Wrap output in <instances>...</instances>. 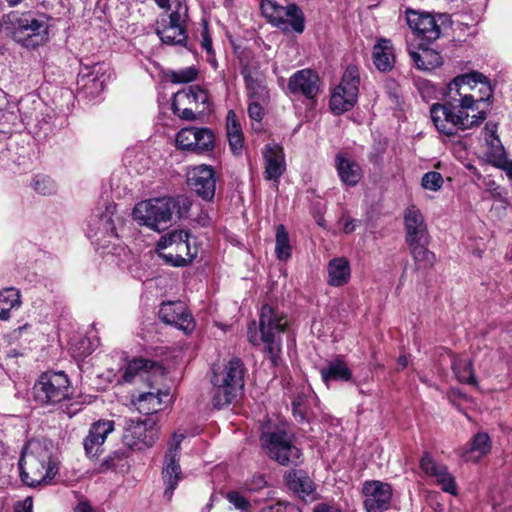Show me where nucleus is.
Wrapping results in <instances>:
<instances>
[{"label":"nucleus","instance_id":"nucleus-64","mask_svg":"<svg viewBox=\"0 0 512 512\" xmlns=\"http://www.w3.org/2000/svg\"><path fill=\"white\" fill-rule=\"evenodd\" d=\"M408 365V358L406 355H400L397 359L398 369H404Z\"/></svg>","mask_w":512,"mask_h":512},{"label":"nucleus","instance_id":"nucleus-16","mask_svg":"<svg viewBox=\"0 0 512 512\" xmlns=\"http://www.w3.org/2000/svg\"><path fill=\"white\" fill-rule=\"evenodd\" d=\"M183 433H174L168 442V448L165 453L162 477L165 485L164 496L170 500L179 480L182 471L179 464L181 443L184 440Z\"/></svg>","mask_w":512,"mask_h":512},{"label":"nucleus","instance_id":"nucleus-40","mask_svg":"<svg viewBox=\"0 0 512 512\" xmlns=\"http://www.w3.org/2000/svg\"><path fill=\"white\" fill-rule=\"evenodd\" d=\"M453 371L460 382L476 385L477 381L472 369V363L468 359H455L452 363Z\"/></svg>","mask_w":512,"mask_h":512},{"label":"nucleus","instance_id":"nucleus-24","mask_svg":"<svg viewBox=\"0 0 512 512\" xmlns=\"http://www.w3.org/2000/svg\"><path fill=\"white\" fill-rule=\"evenodd\" d=\"M114 430V422L112 420H100L95 422L84 440V449L88 456L94 457L102 452L107 435Z\"/></svg>","mask_w":512,"mask_h":512},{"label":"nucleus","instance_id":"nucleus-33","mask_svg":"<svg viewBox=\"0 0 512 512\" xmlns=\"http://www.w3.org/2000/svg\"><path fill=\"white\" fill-rule=\"evenodd\" d=\"M226 130L229 146L233 154H240L243 148L244 136L237 115L232 110L227 113Z\"/></svg>","mask_w":512,"mask_h":512},{"label":"nucleus","instance_id":"nucleus-39","mask_svg":"<svg viewBox=\"0 0 512 512\" xmlns=\"http://www.w3.org/2000/svg\"><path fill=\"white\" fill-rule=\"evenodd\" d=\"M275 253L280 261H287L292 253L288 232L282 224L276 229Z\"/></svg>","mask_w":512,"mask_h":512},{"label":"nucleus","instance_id":"nucleus-60","mask_svg":"<svg viewBox=\"0 0 512 512\" xmlns=\"http://www.w3.org/2000/svg\"><path fill=\"white\" fill-rule=\"evenodd\" d=\"M356 226H357V221L356 220H354V219H347L344 222L343 231L346 234H350V233H352L356 229Z\"/></svg>","mask_w":512,"mask_h":512},{"label":"nucleus","instance_id":"nucleus-13","mask_svg":"<svg viewBox=\"0 0 512 512\" xmlns=\"http://www.w3.org/2000/svg\"><path fill=\"white\" fill-rule=\"evenodd\" d=\"M158 251L170 249L168 253L160 252L165 261L172 266L187 265L196 255L192 252L189 243V234L183 230H175L163 235L157 243Z\"/></svg>","mask_w":512,"mask_h":512},{"label":"nucleus","instance_id":"nucleus-35","mask_svg":"<svg viewBox=\"0 0 512 512\" xmlns=\"http://www.w3.org/2000/svg\"><path fill=\"white\" fill-rule=\"evenodd\" d=\"M491 450V440L487 433H477L471 442V447L467 450L462 457L465 461H478L483 456L487 455Z\"/></svg>","mask_w":512,"mask_h":512},{"label":"nucleus","instance_id":"nucleus-36","mask_svg":"<svg viewBox=\"0 0 512 512\" xmlns=\"http://www.w3.org/2000/svg\"><path fill=\"white\" fill-rule=\"evenodd\" d=\"M20 291L14 287L5 288L0 291V320H8L10 312L21 306Z\"/></svg>","mask_w":512,"mask_h":512},{"label":"nucleus","instance_id":"nucleus-17","mask_svg":"<svg viewBox=\"0 0 512 512\" xmlns=\"http://www.w3.org/2000/svg\"><path fill=\"white\" fill-rule=\"evenodd\" d=\"M366 512H384L390 509L392 488L390 484L379 481H365L362 486Z\"/></svg>","mask_w":512,"mask_h":512},{"label":"nucleus","instance_id":"nucleus-31","mask_svg":"<svg viewBox=\"0 0 512 512\" xmlns=\"http://www.w3.org/2000/svg\"><path fill=\"white\" fill-rule=\"evenodd\" d=\"M170 401V394L168 392H147L140 394L136 406L142 414H154L162 409L163 404Z\"/></svg>","mask_w":512,"mask_h":512},{"label":"nucleus","instance_id":"nucleus-52","mask_svg":"<svg viewBox=\"0 0 512 512\" xmlns=\"http://www.w3.org/2000/svg\"><path fill=\"white\" fill-rule=\"evenodd\" d=\"M266 102L251 100L248 106V115L252 120L261 121L264 116L263 104Z\"/></svg>","mask_w":512,"mask_h":512},{"label":"nucleus","instance_id":"nucleus-12","mask_svg":"<svg viewBox=\"0 0 512 512\" xmlns=\"http://www.w3.org/2000/svg\"><path fill=\"white\" fill-rule=\"evenodd\" d=\"M261 11L271 24L283 31H304V15L296 4L282 6L273 0H262Z\"/></svg>","mask_w":512,"mask_h":512},{"label":"nucleus","instance_id":"nucleus-42","mask_svg":"<svg viewBox=\"0 0 512 512\" xmlns=\"http://www.w3.org/2000/svg\"><path fill=\"white\" fill-rule=\"evenodd\" d=\"M484 157L493 166L506 157L505 149L499 138L485 141Z\"/></svg>","mask_w":512,"mask_h":512},{"label":"nucleus","instance_id":"nucleus-58","mask_svg":"<svg viewBox=\"0 0 512 512\" xmlns=\"http://www.w3.org/2000/svg\"><path fill=\"white\" fill-rule=\"evenodd\" d=\"M288 506L283 505L280 502H277L273 505H269L264 507L261 512H283L285 509H287ZM290 512H298L294 509V507H289Z\"/></svg>","mask_w":512,"mask_h":512},{"label":"nucleus","instance_id":"nucleus-41","mask_svg":"<svg viewBox=\"0 0 512 512\" xmlns=\"http://www.w3.org/2000/svg\"><path fill=\"white\" fill-rule=\"evenodd\" d=\"M195 134L196 143L194 152L203 153L213 150L215 136L211 129L205 127H196Z\"/></svg>","mask_w":512,"mask_h":512},{"label":"nucleus","instance_id":"nucleus-37","mask_svg":"<svg viewBox=\"0 0 512 512\" xmlns=\"http://www.w3.org/2000/svg\"><path fill=\"white\" fill-rule=\"evenodd\" d=\"M246 90L250 100H257L267 102L269 99V92L265 85L264 76L253 78L251 74L246 76Z\"/></svg>","mask_w":512,"mask_h":512},{"label":"nucleus","instance_id":"nucleus-49","mask_svg":"<svg viewBox=\"0 0 512 512\" xmlns=\"http://www.w3.org/2000/svg\"><path fill=\"white\" fill-rule=\"evenodd\" d=\"M226 499L235 507V509L240 510L242 512L248 511L251 507L249 500L239 491L228 492L226 495Z\"/></svg>","mask_w":512,"mask_h":512},{"label":"nucleus","instance_id":"nucleus-56","mask_svg":"<svg viewBox=\"0 0 512 512\" xmlns=\"http://www.w3.org/2000/svg\"><path fill=\"white\" fill-rule=\"evenodd\" d=\"M15 512H33L32 497H26L23 501L18 502L15 506Z\"/></svg>","mask_w":512,"mask_h":512},{"label":"nucleus","instance_id":"nucleus-23","mask_svg":"<svg viewBox=\"0 0 512 512\" xmlns=\"http://www.w3.org/2000/svg\"><path fill=\"white\" fill-rule=\"evenodd\" d=\"M409 27L428 41L436 40L441 33L435 18L429 13L407 12Z\"/></svg>","mask_w":512,"mask_h":512},{"label":"nucleus","instance_id":"nucleus-28","mask_svg":"<svg viewBox=\"0 0 512 512\" xmlns=\"http://www.w3.org/2000/svg\"><path fill=\"white\" fill-rule=\"evenodd\" d=\"M327 282L333 287L347 284L351 277L350 262L346 257H335L327 265Z\"/></svg>","mask_w":512,"mask_h":512},{"label":"nucleus","instance_id":"nucleus-63","mask_svg":"<svg viewBox=\"0 0 512 512\" xmlns=\"http://www.w3.org/2000/svg\"><path fill=\"white\" fill-rule=\"evenodd\" d=\"M202 47L207 52H211V50H212V40L210 39V37L208 35H203Z\"/></svg>","mask_w":512,"mask_h":512},{"label":"nucleus","instance_id":"nucleus-59","mask_svg":"<svg viewBox=\"0 0 512 512\" xmlns=\"http://www.w3.org/2000/svg\"><path fill=\"white\" fill-rule=\"evenodd\" d=\"M313 512H342V511L334 506H331V505H328L325 503H318L317 505H315Z\"/></svg>","mask_w":512,"mask_h":512},{"label":"nucleus","instance_id":"nucleus-14","mask_svg":"<svg viewBox=\"0 0 512 512\" xmlns=\"http://www.w3.org/2000/svg\"><path fill=\"white\" fill-rule=\"evenodd\" d=\"M359 83L357 67H347L341 83L334 89L330 98V108L334 113L341 114L354 107L357 102Z\"/></svg>","mask_w":512,"mask_h":512},{"label":"nucleus","instance_id":"nucleus-45","mask_svg":"<svg viewBox=\"0 0 512 512\" xmlns=\"http://www.w3.org/2000/svg\"><path fill=\"white\" fill-rule=\"evenodd\" d=\"M195 130L196 127H186L177 133L176 144L179 149L194 152L196 143Z\"/></svg>","mask_w":512,"mask_h":512},{"label":"nucleus","instance_id":"nucleus-62","mask_svg":"<svg viewBox=\"0 0 512 512\" xmlns=\"http://www.w3.org/2000/svg\"><path fill=\"white\" fill-rule=\"evenodd\" d=\"M74 512H95V510L87 502H80L75 507Z\"/></svg>","mask_w":512,"mask_h":512},{"label":"nucleus","instance_id":"nucleus-9","mask_svg":"<svg viewBox=\"0 0 512 512\" xmlns=\"http://www.w3.org/2000/svg\"><path fill=\"white\" fill-rule=\"evenodd\" d=\"M260 442L266 454L280 465H297L300 462L301 451L284 429L263 430Z\"/></svg>","mask_w":512,"mask_h":512},{"label":"nucleus","instance_id":"nucleus-44","mask_svg":"<svg viewBox=\"0 0 512 512\" xmlns=\"http://www.w3.org/2000/svg\"><path fill=\"white\" fill-rule=\"evenodd\" d=\"M434 477L443 491L450 494H456V483L454 477L448 472L445 465L438 467V470L431 476Z\"/></svg>","mask_w":512,"mask_h":512},{"label":"nucleus","instance_id":"nucleus-11","mask_svg":"<svg viewBox=\"0 0 512 512\" xmlns=\"http://www.w3.org/2000/svg\"><path fill=\"white\" fill-rule=\"evenodd\" d=\"M188 16L186 4L178 0L170 14H161L156 22V34L164 44L181 45L187 43L185 21Z\"/></svg>","mask_w":512,"mask_h":512},{"label":"nucleus","instance_id":"nucleus-61","mask_svg":"<svg viewBox=\"0 0 512 512\" xmlns=\"http://www.w3.org/2000/svg\"><path fill=\"white\" fill-rule=\"evenodd\" d=\"M31 328H32V326L30 324H25V325L19 327L18 329L13 331V334H12L13 338L21 339L23 334H25L26 332L31 330Z\"/></svg>","mask_w":512,"mask_h":512},{"label":"nucleus","instance_id":"nucleus-32","mask_svg":"<svg viewBox=\"0 0 512 512\" xmlns=\"http://www.w3.org/2000/svg\"><path fill=\"white\" fill-rule=\"evenodd\" d=\"M409 55L419 70L429 71L442 64V57L433 49L420 47L417 51L409 50Z\"/></svg>","mask_w":512,"mask_h":512},{"label":"nucleus","instance_id":"nucleus-5","mask_svg":"<svg viewBox=\"0 0 512 512\" xmlns=\"http://www.w3.org/2000/svg\"><path fill=\"white\" fill-rule=\"evenodd\" d=\"M244 364L240 358L234 357L213 370L212 404L221 409L230 405L241 394L244 388Z\"/></svg>","mask_w":512,"mask_h":512},{"label":"nucleus","instance_id":"nucleus-2","mask_svg":"<svg viewBox=\"0 0 512 512\" xmlns=\"http://www.w3.org/2000/svg\"><path fill=\"white\" fill-rule=\"evenodd\" d=\"M19 469L21 480L30 487L50 483L58 471L52 450L46 443L37 440L26 444L20 457Z\"/></svg>","mask_w":512,"mask_h":512},{"label":"nucleus","instance_id":"nucleus-48","mask_svg":"<svg viewBox=\"0 0 512 512\" xmlns=\"http://www.w3.org/2000/svg\"><path fill=\"white\" fill-rule=\"evenodd\" d=\"M421 185L426 190L438 191L443 185V177L436 171L427 172L422 177Z\"/></svg>","mask_w":512,"mask_h":512},{"label":"nucleus","instance_id":"nucleus-25","mask_svg":"<svg viewBox=\"0 0 512 512\" xmlns=\"http://www.w3.org/2000/svg\"><path fill=\"white\" fill-rule=\"evenodd\" d=\"M159 372L162 374V366L154 361L143 358H137L130 361L122 374V380L126 383H132L137 377L142 380L150 381V374L153 376Z\"/></svg>","mask_w":512,"mask_h":512},{"label":"nucleus","instance_id":"nucleus-20","mask_svg":"<svg viewBox=\"0 0 512 512\" xmlns=\"http://www.w3.org/2000/svg\"><path fill=\"white\" fill-rule=\"evenodd\" d=\"M406 243H429L427 225L421 211L414 205L409 206L404 213Z\"/></svg>","mask_w":512,"mask_h":512},{"label":"nucleus","instance_id":"nucleus-51","mask_svg":"<svg viewBox=\"0 0 512 512\" xmlns=\"http://www.w3.org/2000/svg\"><path fill=\"white\" fill-rule=\"evenodd\" d=\"M441 465L442 464L436 462L428 452L424 453L420 460L421 470L429 477H431Z\"/></svg>","mask_w":512,"mask_h":512},{"label":"nucleus","instance_id":"nucleus-27","mask_svg":"<svg viewBox=\"0 0 512 512\" xmlns=\"http://www.w3.org/2000/svg\"><path fill=\"white\" fill-rule=\"evenodd\" d=\"M335 167L341 182L347 186H355L362 177L358 163L339 152L335 157Z\"/></svg>","mask_w":512,"mask_h":512},{"label":"nucleus","instance_id":"nucleus-26","mask_svg":"<svg viewBox=\"0 0 512 512\" xmlns=\"http://www.w3.org/2000/svg\"><path fill=\"white\" fill-rule=\"evenodd\" d=\"M102 70L101 65H95L91 71L79 73L77 84L85 95L94 98L104 90L107 77Z\"/></svg>","mask_w":512,"mask_h":512},{"label":"nucleus","instance_id":"nucleus-10","mask_svg":"<svg viewBox=\"0 0 512 512\" xmlns=\"http://www.w3.org/2000/svg\"><path fill=\"white\" fill-rule=\"evenodd\" d=\"M211 106L208 92L198 85L188 86L174 94L172 110L179 118L187 121L198 119Z\"/></svg>","mask_w":512,"mask_h":512},{"label":"nucleus","instance_id":"nucleus-18","mask_svg":"<svg viewBox=\"0 0 512 512\" xmlns=\"http://www.w3.org/2000/svg\"><path fill=\"white\" fill-rule=\"evenodd\" d=\"M188 184L202 199L210 201L214 198L216 189L215 172L209 165L201 164L188 172Z\"/></svg>","mask_w":512,"mask_h":512},{"label":"nucleus","instance_id":"nucleus-34","mask_svg":"<svg viewBox=\"0 0 512 512\" xmlns=\"http://www.w3.org/2000/svg\"><path fill=\"white\" fill-rule=\"evenodd\" d=\"M288 484L303 500L308 501L314 499V483L305 473L301 471L289 473Z\"/></svg>","mask_w":512,"mask_h":512},{"label":"nucleus","instance_id":"nucleus-21","mask_svg":"<svg viewBox=\"0 0 512 512\" xmlns=\"http://www.w3.org/2000/svg\"><path fill=\"white\" fill-rule=\"evenodd\" d=\"M264 177L266 180L278 182L286 170L283 148L276 143H269L263 149Z\"/></svg>","mask_w":512,"mask_h":512},{"label":"nucleus","instance_id":"nucleus-57","mask_svg":"<svg viewBox=\"0 0 512 512\" xmlns=\"http://www.w3.org/2000/svg\"><path fill=\"white\" fill-rule=\"evenodd\" d=\"M494 166L502 169L506 173L507 177L510 180H512V160L505 157L504 159H502L500 162H498Z\"/></svg>","mask_w":512,"mask_h":512},{"label":"nucleus","instance_id":"nucleus-4","mask_svg":"<svg viewBox=\"0 0 512 512\" xmlns=\"http://www.w3.org/2000/svg\"><path fill=\"white\" fill-rule=\"evenodd\" d=\"M287 327V320L283 313L265 304L262 306L259 315V330H256L255 322L248 327V339L253 345H265L272 363L277 364V359L281 351V334Z\"/></svg>","mask_w":512,"mask_h":512},{"label":"nucleus","instance_id":"nucleus-19","mask_svg":"<svg viewBox=\"0 0 512 512\" xmlns=\"http://www.w3.org/2000/svg\"><path fill=\"white\" fill-rule=\"evenodd\" d=\"M159 317L163 322L174 325L185 333H190L195 327L191 314L182 302L163 303L159 309Z\"/></svg>","mask_w":512,"mask_h":512},{"label":"nucleus","instance_id":"nucleus-1","mask_svg":"<svg viewBox=\"0 0 512 512\" xmlns=\"http://www.w3.org/2000/svg\"><path fill=\"white\" fill-rule=\"evenodd\" d=\"M486 77L478 72L462 74L448 84L444 104H433L430 115L436 129L447 136L478 126L487 117L481 105L491 97Z\"/></svg>","mask_w":512,"mask_h":512},{"label":"nucleus","instance_id":"nucleus-3","mask_svg":"<svg viewBox=\"0 0 512 512\" xmlns=\"http://www.w3.org/2000/svg\"><path fill=\"white\" fill-rule=\"evenodd\" d=\"M3 28L19 44L35 48L48 41L49 20L35 11H12L2 19Z\"/></svg>","mask_w":512,"mask_h":512},{"label":"nucleus","instance_id":"nucleus-55","mask_svg":"<svg viewBox=\"0 0 512 512\" xmlns=\"http://www.w3.org/2000/svg\"><path fill=\"white\" fill-rule=\"evenodd\" d=\"M497 129H498V126L496 123L487 122L484 127V130H483L485 141H489L493 138H499L497 136Z\"/></svg>","mask_w":512,"mask_h":512},{"label":"nucleus","instance_id":"nucleus-29","mask_svg":"<svg viewBox=\"0 0 512 512\" xmlns=\"http://www.w3.org/2000/svg\"><path fill=\"white\" fill-rule=\"evenodd\" d=\"M373 63L381 72L392 70L395 63L394 48L390 40L380 39L373 47Z\"/></svg>","mask_w":512,"mask_h":512},{"label":"nucleus","instance_id":"nucleus-30","mask_svg":"<svg viewBox=\"0 0 512 512\" xmlns=\"http://www.w3.org/2000/svg\"><path fill=\"white\" fill-rule=\"evenodd\" d=\"M322 380L328 384L330 381H350L352 371L343 361L342 358L336 357L327 362L326 366L321 369Z\"/></svg>","mask_w":512,"mask_h":512},{"label":"nucleus","instance_id":"nucleus-46","mask_svg":"<svg viewBox=\"0 0 512 512\" xmlns=\"http://www.w3.org/2000/svg\"><path fill=\"white\" fill-rule=\"evenodd\" d=\"M34 190L41 195H52L56 192L55 182L47 175H36L33 180Z\"/></svg>","mask_w":512,"mask_h":512},{"label":"nucleus","instance_id":"nucleus-47","mask_svg":"<svg viewBox=\"0 0 512 512\" xmlns=\"http://www.w3.org/2000/svg\"><path fill=\"white\" fill-rule=\"evenodd\" d=\"M198 70L195 67H185L178 71H173L170 75L172 83H189L197 79Z\"/></svg>","mask_w":512,"mask_h":512},{"label":"nucleus","instance_id":"nucleus-8","mask_svg":"<svg viewBox=\"0 0 512 512\" xmlns=\"http://www.w3.org/2000/svg\"><path fill=\"white\" fill-rule=\"evenodd\" d=\"M116 206L112 203L98 208L88 220L87 236L97 250H106L118 239L115 227Z\"/></svg>","mask_w":512,"mask_h":512},{"label":"nucleus","instance_id":"nucleus-7","mask_svg":"<svg viewBox=\"0 0 512 512\" xmlns=\"http://www.w3.org/2000/svg\"><path fill=\"white\" fill-rule=\"evenodd\" d=\"M71 394L69 378L62 371L42 373L33 386V398L43 407L55 406L68 399Z\"/></svg>","mask_w":512,"mask_h":512},{"label":"nucleus","instance_id":"nucleus-54","mask_svg":"<svg viewBox=\"0 0 512 512\" xmlns=\"http://www.w3.org/2000/svg\"><path fill=\"white\" fill-rule=\"evenodd\" d=\"M241 74L243 75L244 80L246 81V76L248 74H251L253 78H258L260 76H263V74L260 72V68L257 62L251 61L243 64L241 69Z\"/></svg>","mask_w":512,"mask_h":512},{"label":"nucleus","instance_id":"nucleus-50","mask_svg":"<svg viewBox=\"0 0 512 512\" xmlns=\"http://www.w3.org/2000/svg\"><path fill=\"white\" fill-rule=\"evenodd\" d=\"M441 465L442 464L436 462L428 452L424 453L420 460L421 470L429 477H431Z\"/></svg>","mask_w":512,"mask_h":512},{"label":"nucleus","instance_id":"nucleus-43","mask_svg":"<svg viewBox=\"0 0 512 512\" xmlns=\"http://www.w3.org/2000/svg\"><path fill=\"white\" fill-rule=\"evenodd\" d=\"M99 344L97 338L92 339L91 337L80 338L77 342L72 343L71 350L73 356L77 359H83L91 354Z\"/></svg>","mask_w":512,"mask_h":512},{"label":"nucleus","instance_id":"nucleus-6","mask_svg":"<svg viewBox=\"0 0 512 512\" xmlns=\"http://www.w3.org/2000/svg\"><path fill=\"white\" fill-rule=\"evenodd\" d=\"M177 207L178 203L172 197L152 198L137 203L132 216L139 225L161 232L171 224Z\"/></svg>","mask_w":512,"mask_h":512},{"label":"nucleus","instance_id":"nucleus-53","mask_svg":"<svg viewBox=\"0 0 512 512\" xmlns=\"http://www.w3.org/2000/svg\"><path fill=\"white\" fill-rule=\"evenodd\" d=\"M267 482L263 475H255L245 483L246 489L251 492H256L266 487Z\"/></svg>","mask_w":512,"mask_h":512},{"label":"nucleus","instance_id":"nucleus-15","mask_svg":"<svg viewBox=\"0 0 512 512\" xmlns=\"http://www.w3.org/2000/svg\"><path fill=\"white\" fill-rule=\"evenodd\" d=\"M158 439V428L152 418L127 420L123 432V443L133 450L152 447Z\"/></svg>","mask_w":512,"mask_h":512},{"label":"nucleus","instance_id":"nucleus-38","mask_svg":"<svg viewBox=\"0 0 512 512\" xmlns=\"http://www.w3.org/2000/svg\"><path fill=\"white\" fill-rule=\"evenodd\" d=\"M428 243L408 244L410 253L419 268H428L434 264L435 255L427 249Z\"/></svg>","mask_w":512,"mask_h":512},{"label":"nucleus","instance_id":"nucleus-22","mask_svg":"<svg viewBox=\"0 0 512 512\" xmlns=\"http://www.w3.org/2000/svg\"><path fill=\"white\" fill-rule=\"evenodd\" d=\"M288 89L292 94L312 99L319 91V77L310 69H302L289 78Z\"/></svg>","mask_w":512,"mask_h":512}]
</instances>
